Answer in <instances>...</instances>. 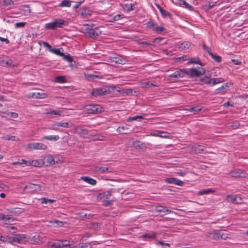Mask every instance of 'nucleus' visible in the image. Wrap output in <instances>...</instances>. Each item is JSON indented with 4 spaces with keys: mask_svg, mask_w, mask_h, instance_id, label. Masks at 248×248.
<instances>
[{
    "mask_svg": "<svg viewBox=\"0 0 248 248\" xmlns=\"http://www.w3.org/2000/svg\"><path fill=\"white\" fill-rule=\"evenodd\" d=\"M61 49H62V48H61L60 49L53 48V49L50 50V52L53 53H54L55 54H56L58 56L61 57L62 56L64 55V53H63L62 52H61Z\"/></svg>",
    "mask_w": 248,
    "mask_h": 248,
    "instance_id": "34",
    "label": "nucleus"
},
{
    "mask_svg": "<svg viewBox=\"0 0 248 248\" xmlns=\"http://www.w3.org/2000/svg\"><path fill=\"white\" fill-rule=\"evenodd\" d=\"M187 110L192 112L193 114H196L202 110V107L200 106H197L190 108Z\"/></svg>",
    "mask_w": 248,
    "mask_h": 248,
    "instance_id": "24",
    "label": "nucleus"
},
{
    "mask_svg": "<svg viewBox=\"0 0 248 248\" xmlns=\"http://www.w3.org/2000/svg\"><path fill=\"white\" fill-rule=\"evenodd\" d=\"M79 131H78V134L80 135L83 136L86 135L89 133V131L87 129H79Z\"/></svg>",
    "mask_w": 248,
    "mask_h": 248,
    "instance_id": "50",
    "label": "nucleus"
},
{
    "mask_svg": "<svg viewBox=\"0 0 248 248\" xmlns=\"http://www.w3.org/2000/svg\"><path fill=\"white\" fill-rule=\"evenodd\" d=\"M92 14V11L88 8L86 7H82L78 11V16L81 18H89Z\"/></svg>",
    "mask_w": 248,
    "mask_h": 248,
    "instance_id": "7",
    "label": "nucleus"
},
{
    "mask_svg": "<svg viewBox=\"0 0 248 248\" xmlns=\"http://www.w3.org/2000/svg\"><path fill=\"white\" fill-rule=\"evenodd\" d=\"M156 135L162 138H167L168 137L167 133L162 131H157Z\"/></svg>",
    "mask_w": 248,
    "mask_h": 248,
    "instance_id": "61",
    "label": "nucleus"
},
{
    "mask_svg": "<svg viewBox=\"0 0 248 248\" xmlns=\"http://www.w3.org/2000/svg\"><path fill=\"white\" fill-rule=\"evenodd\" d=\"M81 248H92L91 243H81Z\"/></svg>",
    "mask_w": 248,
    "mask_h": 248,
    "instance_id": "56",
    "label": "nucleus"
},
{
    "mask_svg": "<svg viewBox=\"0 0 248 248\" xmlns=\"http://www.w3.org/2000/svg\"><path fill=\"white\" fill-rule=\"evenodd\" d=\"M62 240L57 241L52 245V247L55 248H61L63 247L62 246Z\"/></svg>",
    "mask_w": 248,
    "mask_h": 248,
    "instance_id": "36",
    "label": "nucleus"
},
{
    "mask_svg": "<svg viewBox=\"0 0 248 248\" xmlns=\"http://www.w3.org/2000/svg\"><path fill=\"white\" fill-rule=\"evenodd\" d=\"M211 234L213 235V239L217 240L219 239V238H222V235L219 232L212 233Z\"/></svg>",
    "mask_w": 248,
    "mask_h": 248,
    "instance_id": "46",
    "label": "nucleus"
},
{
    "mask_svg": "<svg viewBox=\"0 0 248 248\" xmlns=\"http://www.w3.org/2000/svg\"><path fill=\"white\" fill-rule=\"evenodd\" d=\"M151 86H156V85H154L153 83H150L149 82L143 83L142 84V87L143 88L150 87Z\"/></svg>",
    "mask_w": 248,
    "mask_h": 248,
    "instance_id": "63",
    "label": "nucleus"
},
{
    "mask_svg": "<svg viewBox=\"0 0 248 248\" xmlns=\"http://www.w3.org/2000/svg\"><path fill=\"white\" fill-rule=\"evenodd\" d=\"M81 179L93 186L96 184V181L95 179H92L89 177L83 176L81 177Z\"/></svg>",
    "mask_w": 248,
    "mask_h": 248,
    "instance_id": "22",
    "label": "nucleus"
},
{
    "mask_svg": "<svg viewBox=\"0 0 248 248\" xmlns=\"http://www.w3.org/2000/svg\"><path fill=\"white\" fill-rule=\"evenodd\" d=\"M189 61L187 62V64H192V63H195V64H199L200 65H202V63H201V61L199 58V57H196V58H191L190 59L189 58Z\"/></svg>",
    "mask_w": 248,
    "mask_h": 248,
    "instance_id": "26",
    "label": "nucleus"
},
{
    "mask_svg": "<svg viewBox=\"0 0 248 248\" xmlns=\"http://www.w3.org/2000/svg\"><path fill=\"white\" fill-rule=\"evenodd\" d=\"M10 219L11 217H10L6 216L3 214L0 213V220H9Z\"/></svg>",
    "mask_w": 248,
    "mask_h": 248,
    "instance_id": "64",
    "label": "nucleus"
},
{
    "mask_svg": "<svg viewBox=\"0 0 248 248\" xmlns=\"http://www.w3.org/2000/svg\"><path fill=\"white\" fill-rule=\"evenodd\" d=\"M214 191H215L214 190L211 189H208L206 190L203 189V190H202L200 191L199 192V194L200 195H203V194H208L211 192L213 193Z\"/></svg>",
    "mask_w": 248,
    "mask_h": 248,
    "instance_id": "47",
    "label": "nucleus"
},
{
    "mask_svg": "<svg viewBox=\"0 0 248 248\" xmlns=\"http://www.w3.org/2000/svg\"><path fill=\"white\" fill-rule=\"evenodd\" d=\"M165 182L169 184H173L180 186H182L184 184V182L181 180L173 177L166 178Z\"/></svg>",
    "mask_w": 248,
    "mask_h": 248,
    "instance_id": "15",
    "label": "nucleus"
},
{
    "mask_svg": "<svg viewBox=\"0 0 248 248\" xmlns=\"http://www.w3.org/2000/svg\"><path fill=\"white\" fill-rule=\"evenodd\" d=\"M25 189L29 190L30 192H33L37 191H42L44 190V186L37 184L29 183L25 186Z\"/></svg>",
    "mask_w": 248,
    "mask_h": 248,
    "instance_id": "8",
    "label": "nucleus"
},
{
    "mask_svg": "<svg viewBox=\"0 0 248 248\" xmlns=\"http://www.w3.org/2000/svg\"><path fill=\"white\" fill-rule=\"evenodd\" d=\"M143 117L142 116H136L132 117H129L127 119V122H132L134 121H137L138 119H143Z\"/></svg>",
    "mask_w": 248,
    "mask_h": 248,
    "instance_id": "41",
    "label": "nucleus"
},
{
    "mask_svg": "<svg viewBox=\"0 0 248 248\" xmlns=\"http://www.w3.org/2000/svg\"><path fill=\"white\" fill-rule=\"evenodd\" d=\"M31 240L34 243H38L41 241V238L39 236L35 235L32 237Z\"/></svg>",
    "mask_w": 248,
    "mask_h": 248,
    "instance_id": "55",
    "label": "nucleus"
},
{
    "mask_svg": "<svg viewBox=\"0 0 248 248\" xmlns=\"http://www.w3.org/2000/svg\"><path fill=\"white\" fill-rule=\"evenodd\" d=\"M112 62L116 63L123 64L124 63L125 60L124 59H122L119 57H116L112 58Z\"/></svg>",
    "mask_w": 248,
    "mask_h": 248,
    "instance_id": "31",
    "label": "nucleus"
},
{
    "mask_svg": "<svg viewBox=\"0 0 248 248\" xmlns=\"http://www.w3.org/2000/svg\"><path fill=\"white\" fill-rule=\"evenodd\" d=\"M93 170L96 172H112L113 171V169L112 168L110 167H99L95 166L94 167Z\"/></svg>",
    "mask_w": 248,
    "mask_h": 248,
    "instance_id": "11",
    "label": "nucleus"
},
{
    "mask_svg": "<svg viewBox=\"0 0 248 248\" xmlns=\"http://www.w3.org/2000/svg\"><path fill=\"white\" fill-rule=\"evenodd\" d=\"M124 11L126 12H129L134 9V6L131 3H125L123 6Z\"/></svg>",
    "mask_w": 248,
    "mask_h": 248,
    "instance_id": "25",
    "label": "nucleus"
},
{
    "mask_svg": "<svg viewBox=\"0 0 248 248\" xmlns=\"http://www.w3.org/2000/svg\"><path fill=\"white\" fill-rule=\"evenodd\" d=\"M217 1H208L206 5V6L208 9H211L217 5Z\"/></svg>",
    "mask_w": 248,
    "mask_h": 248,
    "instance_id": "43",
    "label": "nucleus"
},
{
    "mask_svg": "<svg viewBox=\"0 0 248 248\" xmlns=\"http://www.w3.org/2000/svg\"><path fill=\"white\" fill-rule=\"evenodd\" d=\"M209 55L212 57L213 59L216 62L219 63L221 61V57L217 55L216 54L213 53L212 52H211Z\"/></svg>",
    "mask_w": 248,
    "mask_h": 248,
    "instance_id": "32",
    "label": "nucleus"
},
{
    "mask_svg": "<svg viewBox=\"0 0 248 248\" xmlns=\"http://www.w3.org/2000/svg\"><path fill=\"white\" fill-rule=\"evenodd\" d=\"M43 46L46 48L47 50L50 52L51 49H53V48L46 42L42 41V42Z\"/></svg>",
    "mask_w": 248,
    "mask_h": 248,
    "instance_id": "51",
    "label": "nucleus"
},
{
    "mask_svg": "<svg viewBox=\"0 0 248 248\" xmlns=\"http://www.w3.org/2000/svg\"><path fill=\"white\" fill-rule=\"evenodd\" d=\"M40 162L37 160H32L31 162H29V165L37 167H40Z\"/></svg>",
    "mask_w": 248,
    "mask_h": 248,
    "instance_id": "54",
    "label": "nucleus"
},
{
    "mask_svg": "<svg viewBox=\"0 0 248 248\" xmlns=\"http://www.w3.org/2000/svg\"><path fill=\"white\" fill-rule=\"evenodd\" d=\"M55 125L57 126H62L63 127H69V124L68 122H64V123H56L55 124Z\"/></svg>",
    "mask_w": 248,
    "mask_h": 248,
    "instance_id": "49",
    "label": "nucleus"
},
{
    "mask_svg": "<svg viewBox=\"0 0 248 248\" xmlns=\"http://www.w3.org/2000/svg\"><path fill=\"white\" fill-rule=\"evenodd\" d=\"M85 32L91 38H96L100 34L101 31L97 28H92L88 26L85 29Z\"/></svg>",
    "mask_w": 248,
    "mask_h": 248,
    "instance_id": "5",
    "label": "nucleus"
},
{
    "mask_svg": "<svg viewBox=\"0 0 248 248\" xmlns=\"http://www.w3.org/2000/svg\"><path fill=\"white\" fill-rule=\"evenodd\" d=\"M73 2L72 1H70L69 0H63L61 3L59 4L58 6L59 7H70L71 6V3Z\"/></svg>",
    "mask_w": 248,
    "mask_h": 248,
    "instance_id": "27",
    "label": "nucleus"
},
{
    "mask_svg": "<svg viewBox=\"0 0 248 248\" xmlns=\"http://www.w3.org/2000/svg\"><path fill=\"white\" fill-rule=\"evenodd\" d=\"M53 81L56 83H62L67 82V78H54Z\"/></svg>",
    "mask_w": 248,
    "mask_h": 248,
    "instance_id": "58",
    "label": "nucleus"
},
{
    "mask_svg": "<svg viewBox=\"0 0 248 248\" xmlns=\"http://www.w3.org/2000/svg\"><path fill=\"white\" fill-rule=\"evenodd\" d=\"M179 5L190 10L193 9V7L191 5H189L186 1L183 0H180L179 1Z\"/></svg>",
    "mask_w": 248,
    "mask_h": 248,
    "instance_id": "30",
    "label": "nucleus"
},
{
    "mask_svg": "<svg viewBox=\"0 0 248 248\" xmlns=\"http://www.w3.org/2000/svg\"><path fill=\"white\" fill-rule=\"evenodd\" d=\"M226 198L227 201L232 203L240 204L243 202L242 199L240 196L228 195Z\"/></svg>",
    "mask_w": 248,
    "mask_h": 248,
    "instance_id": "9",
    "label": "nucleus"
},
{
    "mask_svg": "<svg viewBox=\"0 0 248 248\" xmlns=\"http://www.w3.org/2000/svg\"><path fill=\"white\" fill-rule=\"evenodd\" d=\"M155 211L157 212H166L167 213H170L171 211L169 210L167 207L162 205H158L155 207Z\"/></svg>",
    "mask_w": 248,
    "mask_h": 248,
    "instance_id": "20",
    "label": "nucleus"
},
{
    "mask_svg": "<svg viewBox=\"0 0 248 248\" xmlns=\"http://www.w3.org/2000/svg\"><path fill=\"white\" fill-rule=\"evenodd\" d=\"M192 44L189 42H184L179 46V48L181 50H186L191 48Z\"/></svg>",
    "mask_w": 248,
    "mask_h": 248,
    "instance_id": "18",
    "label": "nucleus"
},
{
    "mask_svg": "<svg viewBox=\"0 0 248 248\" xmlns=\"http://www.w3.org/2000/svg\"><path fill=\"white\" fill-rule=\"evenodd\" d=\"M89 138L92 140H100L103 141L105 140V137L101 134H95V135H89Z\"/></svg>",
    "mask_w": 248,
    "mask_h": 248,
    "instance_id": "17",
    "label": "nucleus"
},
{
    "mask_svg": "<svg viewBox=\"0 0 248 248\" xmlns=\"http://www.w3.org/2000/svg\"><path fill=\"white\" fill-rule=\"evenodd\" d=\"M132 146L136 149H143L145 147L144 144L139 140L133 142Z\"/></svg>",
    "mask_w": 248,
    "mask_h": 248,
    "instance_id": "23",
    "label": "nucleus"
},
{
    "mask_svg": "<svg viewBox=\"0 0 248 248\" xmlns=\"http://www.w3.org/2000/svg\"><path fill=\"white\" fill-rule=\"evenodd\" d=\"M156 237V233L153 232L152 234L145 233L142 235V237L149 239H155Z\"/></svg>",
    "mask_w": 248,
    "mask_h": 248,
    "instance_id": "35",
    "label": "nucleus"
},
{
    "mask_svg": "<svg viewBox=\"0 0 248 248\" xmlns=\"http://www.w3.org/2000/svg\"><path fill=\"white\" fill-rule=\"evenodd\" d=\"M61 57H62L65 61L69 62H71L73 61V58L69 54L65 55L64 54V55L62 56Z\"/></svg>",
    "mask_w": 248,
    "mask_h": 248,
    "instance_id": "42",
    "label": "nucleus"
},
{
    "mask_svg": "<svg viewBox=\"0 0 248 248\" xmlns=\"http://www.w3.org/2000/svg\"><path fill=\"white\" fill-rule=\"evenodd\" d=\"M146 27L148 28L152 29V30L155 28L157 25L156 23L154 22L153 21L150 20L146 24Z\"/></svg>",
    "mask_w": 248,
    "mask_h": 248,
    "instance_id": "38",
    "label": "nucleus"
},
{
    "mask_svg": "<svg viewBox=\"0 0 248 248\" xmlns=\"http://www.w3.org/2000/svg\"><path fill=\"white\" fill-rule=\"evenodd\" d=\"M153 31H155L157 33H160L162 31L165 30V28L162 26H156L155 28L153 29Z\"/></svg>",
    "mask_w": 248,
    "mask_h": 248,
    "instance_id": "39",
    "label": "nucleus"
},
{
    "mask_svg": "<svg viewBox=\"0 0 248 248\" xmlns=\"http://www.w3.org/2000/svg\"><path fill=\"white\" fill-rule=\"evenodd\" d=\"M43 46L46 48L47 50L50 52L51 49H53V48L46 42L42 41V42Z\"/></svg>",
    "mask_w": 248,
    "mask_h": 248,
    "instance_id": "53",
    "label": "nucleus"
},
{
    "mask_svg": "<svg viewBox=\"0 0 248 248\" xmlns=\"http://www.w3.org/2000/svg\"><path fill=\"white\" fill-rule=\"evenodd\" d=\"M5 139L7 140H13V141H16L17 140H18V139L17 138H16V136H6L5 137Z\"/></svg>",
    "mask_w": 248,
    "mask_h": 248,
    "instance_id": "62",
    "label": "nucleus"
},
{
    "mask_svg": "<svg viewBox=\"0 0 248 248\" xmlns=\"http://www.w3.org/2000/svg\"><path fill=\"white\" fill-rule=\"evenodd\" d=\"M28 148L33 150H46L47 146L42 143H31L28 145Z\"/></svg>",
    "mask_w": 248,
    "mask_h": 248,
    "instance_id": "10",
    "label": "nucleus"
},
{
    "mask_svg": "<svg viewBox=\"0 0 248 248\" xmlns=\"http://www.w3.org/2000/svg\"><path fill=\"white\" fill-rule=\"evenodd\" d=\"M3 65L9 67H12L15 66L12 60H9L5 62H3Z\"/></svg>",
    "mask_w": 248,
    "mask_h": 248,
    "instance_id": "44",
    "label": "nucleus"
},
{
    "mask_svg": "<svg viewBox=\"0 0 248 248\" xmlns=\"http://www.w3.org/2000/svg\"><path fill=\"white\" fill-rule=\"evenodd\" d=\"M16 0H4L3 1V4L5 6L15 4V2Z\"/></svg>",
    "mask_w": 248,
    "mask_h": 248,
    "instance_id": "40",
    "label": "nucleus"
},
{
    "mask_svg": "<svg viewBox=\"0 0 248 248\" xmlns=\"http://www.w3.org/2000/svg\"><path fill=\"white\" fill-rule=\"evenodd\" d=\"M120 189H118V190H115L114 188H111L109 191H106L104 193V196H106L107 198H108L112 195V193H114L115 192H121Z\"/></svg>",
    "mask_w": 248,
    "mask_h": 248,
    "instance_id": "29",
    "label": "nucleus"
},
{
    "mask_svg": "<svg viewBox=\"0 0 248 248\" xmlns=\"http://www.w3.org/2000/svg\"><path fill=\"white\" fill-rule=\"evenodd\" d=\"M140 45L143 46L144 47H148L149 46H153V43L148 42L146 41H142L139 43Z\"/></svg>",
    "mask_w": 248,
    "mask_h": 248,
    "instance_id": "60",
    "label": "nucleus"
},
{
    "mask_svg": "<svg viewBox=\"0 0 248 248\" xmlns=\"http://www.w3.org/2000/svg\"><path fill=\"white\" fill-rule=\"evenodd\" d=\"M46 166H51L54 164V160L52 156H48L46 158Z\"/></svg>",
    "mask_w": 248,
    "mask_h": 248,
    "instance_id": "37",
    "label": "nucleus"
},
{
    "mask_svg": "<svg viewBox=\"0 0 248 248\" xmlns=\"http://www.w3.org/2000/svg\"><path fill=\"white\" fill-rule=\"evenodd\" d=\"M124 15L122 14H118L117 15H115L112 17V19L110 20V21L111 22H113L114 21H118L121 19H122L123 18Z\"/></svg>",
    "mask_w": 248,
    "mask_h": 248,
    "instance_id": "45",
    "label": "nucleus"
},
{
    "mask_svg": "<svg viewBox=\"0 0 248 248\" xmlns=\"http://www.w3.org/2000/svg\"><path fill=\"white\" fill-rule=\"evenodd\" d=\"M47 96V94L43 92L32 93H29L27 96L29 98H45Z\"/></svg>",
    "mask_w": 248,
    "mask_h": 248,
    "instance_id": "13",
    "label": "nucleus"
},
{
    "mask_svg": "<svg viewBox=\"0 0 248 248\" xmlns=\"http://www.w3.org/2000/svg\"><path fill=\"white\" fill-rule=\"evenodd\" d=\"M84 110L89 114H98L102 112L103 108L98 104H90L84 107Z\"/></svg>",
    "mask_w": 248,
    "mask_h": 248,
    "instance_id": "4",
    "label": "nucleus"
},
{
    "mask_svg": "<svg viewBox=\"0 0 248 248\" xmlns=\"http://www.w3.org/2000/svg\"><path fill=\"white\" fill-rule=\"evenodd\" d=\"M68 24V22L61 19H54L52 22L46 23L45 28L46 30H56L58 28H62Z\"/></svg>",
    "mask_w": 248,
    "mask_h": 248,
    "instance_id": "3",
    "label": "nucleus"
},
{
    "mask_svg": "<svg viewBox=\"0 0 248 248\" xmlns=\"http://www.w3.org/2000/svg\"><path fill=\"white\" fill-rule=\"evenodd\" d=\"M157 7L159 10V11L160 12L162 16L163 17H169L170 18H171L172 15L168 12V11L164 10L160 5H157Z\"/></svg>",
    "mask_w": 248,
    "mask_h": 248,
    "instance_id": "19",
    "label": "nucleus"
},
{
    "mask_svg": "<svg viewBox=\"0 0 248 248\" xmlns=\"http://www.w3.org/2000/svg\"><path fill=\"white\" fill-rule=\"evenodd\" d=\"M194 150L196 153L202 154L204 151V147L201 145H198L194 147Z\"/></svg>",
    "mask_w": 248,
    "mask_h": 248,
    "instance_id": "33",
    "label": "nucleus"
},
{
    "mask_svg": "<svg viewBox=\"0 0 248 248\" xmlns=\"http://www.w3.org/2000/svg\"><path fill=\"white\" fill-rule=\"evenodd\" d=\"M188 59H189V57L187 55H183L182 57H180L177 58V60L179 62H180V61L183 62V61H185L186 60H187Z\"/></svg>",
    "mask_w": 248,
    "mask_h": 248,
    "instance_id": "57",
    "label": "nucleus"
},
{
    "mask_svg": "<svg viewBox=\"0 0 248 248\" xmlns=\"http://www.w3.org/2000/svg\"><path fill=\"white\" fill-rule=\"evenodd\" d=\"M43 46L46 48L47 50L50 52L51 49H53V48L46 42L42 41V42Z\"/></svg>",
    "mask_w": 248,
    "mask_h": 248,
    "instance_id": "52",
    "label": "nucleus"
},
{
    "mask_svg": "<svg viewBox=\"0 0 248 248\" xmlns=\"http://www.w3.org/2000/svg\"><path fill=\"white\" fill-rule=\"evenodd\" d=\"M116 131L120 134H127L129 133V128L126 126H119L117 128Z\"/></svg>",
    "mask_w": 248,
    "mask_h": 248,
    "instance_id": "21",
    "label": "nucleus"
},
{
    "mask_svg": "<svg viewBox=\"0 0 248 248\" xmlns=\"http://www.w3.org/2000/svg\"><path fill=\"white\" fill-rule=\"evenodd\" d=\"M59 136L58 135L55 136H45L42 137V140H49L57 141L59 139Z\"/></svg>",
    "mask_w": 248,
    "mask_h": 248,
    "instance_id": "28",
    "label": "nucleus"
},
{
    "mask_svg": "<svg viewBox=\"0 0 248 248\" xmlns=\"http://www.w3.org/2000/svg\"><path fill=\"white\" fill-rule=\"evenodd\" d=\"M219 69H216V70H213L212 71H211V74H210V76H208L207 75H206L205 76V78H211V77H212V76H217L218 75L217 74L218 72V71H219Z\"/></svg>",
    "mask_w": 248,
    "mask_h": 248,
    "instance_id": "48",
    "label": "nucleus"
},
{
    "mask_svg": "<svg viewBox=\"0 0 248 248\" xmlns=\"http://www.w3.org/2000/svg\"><path fill=\"white\" fill-rule=\"evenodd\" d=\"M232 84L231 82L226 83L222 85L221 86L217 89L215 91V93L218 94L221 92H224L229 87L232 86Z\"/></svg>",
    "mask_w": 248,
    "mask_h": 248,
    "instance_id": "16",
    "label": "nucleus"
},
{
    "mask_svg": "<svg viewBox=\"0 0 248 248\" xmlns=\"http://www.w3.org/2000/svg\"><path fill=\"white\" fill-rule=\"evenodd\" d=\"M230 174L232 177H246V171L243 170H235L231 171Z\"/></svg>",
    "mask_w": 248,
    "mask_h": 248,
    "instance_id": "12",
    "label": "nucleus"
},
{
    "mask_svg": "<svg viewBox=\"0 0 248 248\" xmlns=\"http://www.w3.org/2000/svg\"><path fill=\"white\" fill-rule=\"evenodd\" d=\"M220 78H213V80H212L211 78H200V81L206 84L215 85L223 81L220 80Z\"/></svg>",
    "mask_w": 248,
    "mask_h": 248,
    "instance_id": "14",
    "label": "nucleus"
},
{
    "mask_svg": "<svg viewBox=\"0 0 248 248\" xmlns=\"http://www.w3.org/2000/svg\"><path fill=\"white\" fill-rule=\"evenodd\" d=\"M12 234L15 235L12 238V242H16L19 244H22L26 242H28L30 239V237H28L24 234H16L15 232H12Z\"/></svg>",
    "mask_w": 248,
    "mask_h": 248,
    "instance_id": "6",
    "label": "nucleus"
},
{
    "mask_svg": "<svg viewBox=\"0 0 248 248\" xmlns=\"http://www.w3.org/2000/svg\"><path fill=\"white\" fill-rule=\"evenodd\" d=\"M26 24V22H18L15 24V27L16 28H19L21 27H24Z\"/></svg>",
    "mask_w": 248,
    "mask_h": 248,
    "instance_id": "59",
    "label": "nucleus"
},
{
    "mask_svg": "<svg viewBox=\"0 0 248 248\" xmlns=\"http://www.w3.org/2000/svg\"><path fill=\"white\" fill-rule=\"evenodd\" d=\"M115 90L122 93H126L127 94H131L132 92V90L131 89H127L124 91V89H121L119 87L111 86L94 89L92 92V94L93 95L96 97L107 94L110 93L114 92Z\"/></svg>",
    "mask_w": 248,
    "mask_h": 248,
    "instance_id": "1",
    "label": "nucleus"
},
{
    "mask_svg": "<svg viewBox=\"0 0 248 248\" xmlns=\"http://www.w3.org/2000/svg\"><path fill=\"white\" fill-rule=\"evenodd\" d=\"M205 70L202 68H191L188 71L185 69H181L175 71L173 74L170 75V78H183L186 75L191 77H199L205 73Z\"/></svg>",
    "mask_w": 248,
    "mask_h": 248,
    "instance_id": "2",
    "label": "nucleus"
}]
</instances>
